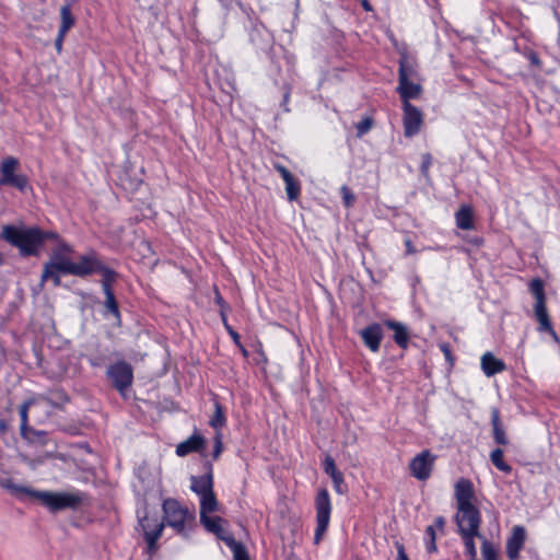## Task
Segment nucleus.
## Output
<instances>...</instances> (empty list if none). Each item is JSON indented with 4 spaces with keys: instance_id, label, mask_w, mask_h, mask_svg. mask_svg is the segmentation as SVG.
Returning a JSON list of instances; mask_svg holds the SVG:
<instances>
[{
    "instance_id": "1",
    "label": "nucleus",
    "mask_w": 560,
    "mask_h": 560,
    "mask_svg": "<svg viewBox=\"0 0 560 560\" xmlns=\"http://www.w3.org/2000/svg\"><path fill=\"white\" fill-rule=\"evenodd\" d=\"M454 495L457 505L455 522L458 533H480L481 514L475 504L476 494L472 482L466 478L458 479Z\"/></svg>"
},
{
    "instance_id": "2",
    "label": "nucleus",
    "mask_w": 560,
    "mask_h": 560,
    "mask_svg": "<svg viewBox=\"0 0 560 560\" xmlns=\"http://www.w3.org/2000/svg\"><path fill=\"white\" fill-rule=\"evenodd\" d=\"M2 237L9 244L18 247L23 256H37L43 246L38 228L20 229L14 225H4Z\"/></svg>"
},
{
    "instance_id": "3",
    "label": "nucleus",
    "mask_w": 560,
    "mask_h": 560,
    "mask_svg": "<svg viewBox=\"0 0 560 560\" xmlns=\"http://www.w3.org/2000/svg\"><path fill=\"white\" fill-rule=\"evenodd\" d=\"M16 491L26 492L33 498L37 499L43 505L52 512L78 508L82 500V493L74 492H50V491H34L23 487H14Z\"/></svg>"
},
{
    "instance_id": "4",
    "label": "nucleus",
    "mask_w": 560,
    "mask_h": 560,
    "mask_svg": "<svg viewBox=\"0 0 560 560\" xmlns=\"http://www.w3.org/2000/svg\"><path fill=\"white\" fill-rule=\"evenodd\" d=\"M165 525L172 527L177 534L187 535V527L194 522L195 514L183 506L177 500L166 499L163 502Z\"/></svg>"
},
{
    "instance_id": "5",
    "label": "nucleus",
    "mask_w": 560,
    "mask_h": 560,
    "mask_svg": "<svg viewBox=\"0 0 560 560\" xmlns=\"http://www.w3.org/2000/svg\"><path fill=\"white\" fill-rule=\"evenodd\" d=\"M73 261L68 255H61L60 252H52L49 260L44 265V270L40 277V287L47 280H51L55 287L61 283L62 275L72 276Z\"/></svg>"
},
{
    "instance_id": "6",
    "label": "nucleus",
    "mask_w": 560,
    "mask_h": 560,
    "mask_svg": "<svg viewBox=\"0 0 560 560\" xmlns=\"http://www.w3.org/2000/svg\"><path fill=\"white\" fill-rule=\"evenodd\" d=\"M315 510L316 528L314 534V544L318 545L328 528L332 510L330 495L327 489L322 488L318 490L315 498Z\"/></svg>"
},
{
    "instance_id": "7",
    "label": "nucleus",
    "mask_w": 560,
    "mask_h": 560,
    "mask_svg": "<svg viewBox=\"0 0 560 560\" xmlns=\"http://www.w3.org/2000/svg\"><path fill=\"white\" fill-rule=\"evenodd\" d=\"M190 490L199 498L200 509L219 503L213 491L211 464L208 465L207 471L203 475L190 477Z\"/></svg>"
},
{
    "instance_id": "8",
    "label": "nucleus",
    "mask_w": 560,
    "mask_h": 560,
    "mask_svg": "<svg viewBox=\"0 0 560 560\" xmlns=\"http://www.w3.org/2000/svg\"><path fill=\"white\" fill-rule=\"evenodd\" d=\"M20 162L14 156H7L0 164V187L12 186L20 191H25L28 187L27 177L19 173Z\"/></svg>"
},
{
    "instance_id": "9",
    "label": "nucleus",
    "mask_w": 560,
    "mask_h": 560,
    "mask_svg": "<svg viewBox=\"0 0 560 560\" xmlns=\"http://www.w3.org/2000/svg\"><path fill=\"white\" fill-rule=\"evenodd\" d=\"M138 518L148 545V551L152 553L156 550V541L161 537L165 524L160 522L158 517L150 516L147 511H143V514L138 511Z\"/></svg>"
},
{
    "instance_id": "10",
    "label": "nucleus",
    "mask_w": 560,
    "mask_h": 560,
    "mask_svg": "<svg viewBox=\"0 0 560 560\" xmlns=\"http://www.w3.org/2000/svg\"><path fill=\"white\" fill-rule=\"evenodd\" d=\"M106 375L120 394L131 386L133 380L132 368L126 361H118L109 365Z\"/></svg>"
},
{
    "instance_id": "11",
    "label": "nucleus",
    "mask_w": 560,
    "mask_h": 560,
    "mask_svg": "<svg viewBox=\"0 0 560 560\" xmlns=\"http://www.w3.org/2000/svg\"><path fill=\"white\" fill-rule=\"evenodd\" d=\"M218 510L219 503L200 509V523L209 533L214 534L219 539L226 542V539L232 538L233 536L224 530L222 526L224 523L223 518L220 516H210L211 513H214Z\"/></svg>"
},
{
    "instance_id": "12",
    "label": "nucleus",
    "mask_w": 560,
    "mask_h": 560,
    "mask_svg": "<svg viewBox=\"0 0 560 560\" xmlns=\"http://www.w3.org/2000/svg\"><path fill=\"white\" fill-rule=\"evenodd\" d=\"M436 456L429 450H424L417 454L409 463V469L412 477L420 481L430 478Z\"/></svg>"
},
{
    "instance_id": "13",
    "label": "nucleus",
    "mask_w": 560,
    "mask_h": 560,
    "mask_svg": "<svg viewBox=\"0 0 560 560\" xmlns=\"http://www.w3.org/2000/svg\"><path fill=\"white\" fill-rule=\"evenodd\" d=\"M423 124L422 112L412 104H402V125L406 137L418 135Z\"/></svg>"
},
{
    "instance_id": "14",
    "label": "nucleus",
    "mask_w": 560,
    "mask_h": 560,
    "mask_svg": "<svg viewBox=\"0 0 560 560\" xmlns=\"http://www.w3.org/2000/svg\"><path fill=\"white\" fill-rule=\"evenodd\" d=\"M398 74L397 92L401 97L402 104H411L410 100L419 97L422 92V88L419 83H416L412 80H407V72L405 68L401 67Z\"/></svg>"
},
{
    "instance_id": "15",
    "label": "nucleus",
    "mask_w": 560,
    "mask_h": 560,
    "mask_svg": "<svg viewBox=\"0 0 560 560\" xmlns=\"http://www.w3.org/2000/svg\"><path fill=\"white\" fill-rule=\"evenodd\" d=\"M101 268V261L95 254L80 256L78 261H73L72 276L85 277L96 272Z\"/></svg>"
},
{
    "instance_id": "16",
    "label": "nucleus",
    "mask_w": 560,
    "mask_h": 560,
    "mask_svg": "<svg viewBox=\"0 0 560 560\" xmlns=\"http://www.w3.org/2000/svg\"><path fill=\"white\" fill-rule=\"evenodd\" d=\"M526 539V530L523 526H514L511 536L506 540V555L510 560H517L520 551Z\"/></svg>"
},
{
    "instance_id": "17",
    "label": "nucleus",
    "mask_w": 560,
    "mask_h": 560,
    "mask_svg": "<svg viewBox=\"0 0 560 560\" xmlns=\"http://www.w3.org/2000/svg\"><path fill=\"white\" fill-rule=\"evenodd\" d=\"M323 468L326 475H328L334 483V489L338 494H345L348 490L342 472L337 468L334 458L327 455L323 462Z\"/></svg>"
},
{
    "instance_id": "18",
    "label": "nucleus",
    "mask_w": 560,
    "mask_h": 560,
    "mask_svg": "<svg viewBox=\"0 0 560 560\" xmlns=\"http://www.w3.org/2000/svg\"><path fill=\"white\" fill-rule=\"evenodd\" d=\"M360 336L364 345L372 351L377 352L383 339L382 326L377 323L371 324L361 330Z\"/></svg>"
},
{
    "instance_id": "19",
    "label": "nucleus",
    "mask_w": 560,
    "mask_h": 560,
    "mask_svg": "<svg viewBox=\"0 0 560 560\" xmlns=\"http://www.w3.org/2000/svg\"><path fill=\"white\" fill-rule=\"evenodd\" d=\"M205 446V439L198 432H195L187 440L176 446V455L184 457L190 453L199 452Z\"/></svg>"
},
{
    "instance_id": "20",
    "label": "nucleus",
    "mask_w": 560,
    "mask_h": 560,
    "mask_svg": "<svg viewBox=\"0 0 560 560\" xmlns=\"http://www.w3.org/2000/svg\"><path fill=\"white\" fill-rule=\"evenodd\" d=\"M482 372L488 376H493L505 370V363L495 358L491 352H486L480 359Z\"/></svg>"
},
{
    "instance_id": "21",
    "label": "nucleus",
    "mask_w": 560,
    "mask_h": 560,
    "mask_svg": "<svg viewBox=\"0 0 560 560\" xmlns=\"http://www.w3.org/2000/svg\"><path fill=\"white\" fill-rule=\"evenodd\" d=\"M535 316L538 320V331L548 332L556 343H559V337L550 323L546 305H534Z\"/></svg>"
},
{
    "instance_id": "22",
    "label": "nucleus",
    "mask_w": 560,
    "mask_h": 560,
    "mask_svg": "<svg viewBox=\"0 0 560 560\" xmlns=\"http://www.w3.org/2000/svg\"><path fill=\"white\" fill-rule=\"evenodd\" d=\"M385 325L387 328L394 331V340L395 342L402 349L408 347L409 342V332L407 327L399 322L396 320H386Z\"/></svg>"
},
{
    "instance_id": "23",
    "label": "nucleus",
    "mask_w": 560,
    "mask_h": 560,
    "mask_svg": "<svg viewBox=\"0 0 560 560\" xmlns=\"http://www.w3.org/2000/svg\"><path fill=\"white\" fill-rule=\"evenodd\" d=\"M491 424L493 429L494 442L499 445H506L509 443L505 430L500 421V413L498 409H493L491 412Z\"/></svg>"
},
{
    "instance_id": "24",
    "label": "nucleus",
    "mask_w": 560,
    "mask_h": 560,
    "mask_svg": "<svg viewBox=\"0 0 560 560\" xmlns=\"http://www.w3.org/2000/svg\"><path fill=\"white\" fill-rule=\"evenodd\" d=\"M457 228L468 231L474 229L472 210L469 206H462L455 213Z\"/></svg>"
},
{
    "instance_id": "25",
    "label": "nucleus",
    "mask_w": 560,
    "mask_h": 560,
    "mask_svg": "<svg viewBox=\"0 0 560 560\" xmlns=\"http://www.w3.org/2000/svg\"><path fill=\"white\" fill-rule=\"evenodd\" d=\"M252 43L260 50L267 51L271 47L272 38L267 31L255 28L250 33Z\"/></svg>"
},
{
    "instance_id": "26",
    "label": "nucleus",
    "mask_w": 560,
    "mask_h": 560,
    "mask_svg": "<svg viewBox=\"0 0 560 560\" xmlns=\"http://www.w3.org/2000/svg\"><path fill=\"white\" fill-rule=\"evenodd\" d=\"M466 549V553L469 556V560H477V548L475 544V538L483 539V536L480 533H459Z\"/></svg>"
},
{
    "instance_id": "27",
    "label": "nucleus",
    "mask_w": 560,
    "mask_h": 560,
    "mask_svg": "<svg viewBox=\"0 0 560 560\" xmlns=\"http://www.w3.org/2000/svg\"><path fill=\"white\" fill-rule=\"evenodd\" d=\"M209 424L217 431V433L226 424L224 410L219 401H214V412L210 418Z\"/></svg>"
},
{
    "instance_id": "28",
    "label": "nucleus",
    "mask_w": 560,
    "mask_h": 560,
    "mask_svg": "<svg viewBox=\"0 0 560 560\" xmlns=\"http://www.w3.org/2000/svg\"><path fill=\"white\" fill-rule=\"evenodd\" d=\"M60 27L59 32L62 34H67L68 31L74 25V18L71 12V8L69 4L62 5L60 9Z\"/></svg>"
},
{
    "instance_id": "29",
    "label": "nucleus",
    "mask_w": 560,
    "mask_h": 560,
    "mask_svg": "<svg viewBox=\"0 0 560 560\" xmlns=\"http://www.w3.org/2000/svg\"><path fill=\"white\" fill-rule=\"evenodd\" d=\"M105 294V314H110L115 317L117 324H120V313L118 308V304L116 302L115 295L113 291L104 292Z\"/></svg>"
},
{
    "instance_id": "30",
    "label": "nucleus",
    "mask_w": 560,
    "mask_h": 560,
    "mask_svg": "<svg viewBox=\"0 0 560 560\" xmlns=\"http://www.w3.org/2000/svg\"><path fill=\"white\" fill-rule=\"evenodd\" d=\"M490 460L502 472L510 474L512 471V467L504 462V453L501 448H494L490 453Z\"/></svg>"
},
{
    "instance_id": "31",
    "label": "nucleus",
    "mask_w": 560,
    "mask_h": 560,
    "mask_svg": "<svg viewBox=\"0 0 560 560\" xmlns=\"http://www.w3.org/2000/svg\"><path fill=\"white\" fill-rule=\"evenodd\" d=\"M225 544L233 552L234 560H249L246 548L242 542L236 541L234 537L228 538Z\"/></svg>"
},
{
    "instance_id": "32",
    "label": "nucleus",
    "mask_w": 560,
    "mask_h": 560,
    "mask_svg": "<svg viewBox=\"0 0 560 560\" xmlns=\"http://www.w3.org/2000/svg\"><path fill=\"white\" fill-rule=\"evenodd\" d=\"M529 291L536 299L535 305H545V289H544V282L536 278L533 279L529 283Z\"/></svg>"
},
{
    "instance_id": "33",
    "label": "nucleus",
    "mask_w": 560,
    "mask_h": 560,
    "mask_svg": "<svg viewBox=\"0 0 560 560\" xmlns=\"http://www.w3.org/2000/svg\"><path fill=\"white\" fill-rule=\"evenodd\" d=\"M96 272H101L102 273V288H103V292L113 291L112 290V283L115 280V276H116L115 271L113 269H110V268L105 267L101 262V268H98L96 270Z\"/></svg>"
},
{
    "instance_id": "34",
    "label": "nucleus",
    "mask_w": 560,
    "mask_h": 560,
    "mask_svg": "<svg viewBox=\"0 0 560 560\" xmlns=\"http://www.w3.org/2000/svg\"><path fill=\"white\" fill-rule=\"evenodd\" d=\"M283 182L285 184V191H287L288 199L291 201L298 199V197L300 196V191H301L300 183L294 178V176H292Z\"/></svg>"
},
{
    "instance_id": "35",
    "label": "nucleus",
    "mask_w": 560,
    "mask_h": 560,
    "mask_svg": "<svg viewBox=\"0 0 560 560\" xmlns=\"http://www.w3.org/2000/svg\"><path fill=\"white\" fill-rule=\"evenodd\" d=\"M424 540H425V549L428 552H435L436 551V544H435V529L434 526H428L424 533Z\"/></svg>"
},
{
    "instance_id": "36",
    "label": "nucleus",
    "mask_w": 560,
    "mask_h": 560,
    "mask_svg": "<svg viewBox=\"0 0 560 560\" xmlns=\"http://www.w3.org/2000/svg\"><path fill=\"white\" fill-rule=\"evenodd\" d=\"M481 553L485 560H498L494 546L485 537L482 539Z\"/></svg>"
},
{
    "instance_id": "37",
    "label": "nucleus",
    "mask_w": 560,
    "mask_h": 560,
    "mask_svg": "<svg viewBox=\"0 0 560 560\" xmlns=\"http://www.w3.org/2000/svg\"><path fill=\"white\" fill-rule=\"evenodd\" d=\"M31 404H32V401L28 400V401L23 402L20 407L21 433L23 435L25 434V430L27 428V422H28L27 413H28V408H30Z\"/></svg>"
},
{
    "instance_id": "38",
    "label": "nucleus",
    "mask_w": 560,
    "mask_h": 560,
    "mask_svg": "<svg viewBox=\"0 0 560 560\" xmlns=\"http://www.w3.org/2000/svg\"><path fill=\"white\" fill-rule=\"evenodd\" d=\"M372 125H373V120L370 117H365L364 119L359 121L355 125L357 136L359 138L363 137L365 133H368L370 131V129L372 128Z\"/></svg>"
},
{
    "instance_id": "39",
    "label": "nucleus",
    "mask_w": 560,
    "mask_h": 560,
    "mask_svg": "<svg viewBox=\"0 0 560 560\" xmlns=\"http://www.w3.org/2000/svg\"><path fill=\"white\" fill-rule=\"evenodd\" d=\"M340 190H341L342 201H343L345 206L347 208H350L355 200L354 194L347 186H342Z\"/></svg>"
},
{
    "instance_id": "40",
    "label": "nucleus",
    "mask_w": 560,
    "mask_h": 560,
    "mask_svg": "<svg viewBox=\"0 0 560 560\" xmlns=\"http://www.w3.org/2000/svg\"><path fill=\"white\" fill-rule=\"evenodd\" d=\"M405 68L407 72V80H411V78L416 74L415 68L411 62H409L408 57L405 56L399 60V69Z\"/></svg>"
},
{
    "instance_id": "41",
    "label": "nucleus",
    "mask_w": 560,
    "mask_h": 560,
    "mask_svg": "<svg viewBox=\"0 0 560 560\" xmlns=\"http://www.w3.org/2000/svg\"><path fill=\"white\" fill-rule=\"evenodd\" d=\"M49 400L55 405H59L68 401V397L62 390H56L50 394Z\"/></svg>"
},
{
    "instance_id": "42",
    "label": "nucleus",
    "mask_w": 560,
    "mask_h": 560,
    "mask_svg": "<svg viewBox=\"0 0 560 560\" xmlns=\"http://www.w3.org/2000/svg\"><path fill=\"white\" fill-rule=\"evenodd\" d=\"M222 450H223L222 436H221V433L218 432L214 438V447H213V458L214 459H217L221 455Z\"/></svg>"
},
{
    "instance_id": "43",
    "label": "nucleus",
    "mask_w": 560,
    "mask_h": 560,
    "mask_svg": "<svg viewBox=\"0 0 560 560\" xmlns=\"http://www.w3.org/2000/svg\"><path fill=\"white\" fill-rule=\"evenodd\" d=\"M431 164H432L431 155L429 153L423 154L422 155V163H421V167H420L421 168V173L423 175L428 174V171H429Z\"/></svg>"
},
{
    "instance_id": "44",
    "label": "nucleus",
    "mask_w": 560,
    "mask_h": 560,
    "mask_svg": "<svg viewBox=\"0 0 560 560\" xmlns=\"http://www.w3.org/2000/svg\"><path fill=\"white\" fill-rule=\"evenodd\" d=\"M273 167L280 174V176L282 177L283 180L293 176L285 166L279 164V163H275Z\"/></svg>"
},
{
    "instance_id": "45",
    "label": "nucleus",
    "mask_w": 560,
    "mask_h": 560,
    "mask_svg": "<svg viewBox=\"0 0 560 560\" xmlns=\"http://www.w3.org/2000/svg\"><path fill=\"white\" fill-rule=\"evenodd\" d=\"M52 252H60L61 255H68L70 253L73 252L72 247L65 243V242H59L57 248H55Z\"/></svg>"
},
{
    "instance_id": "46",
    "label": "nucleus",
    "mask_w": 560,
    "mask_h": 560,
    "mask_svg": "<svg viewBox=\"0 0 560 560\" xmlns=\"http://www.w3.org/2000/svg\"><path fill=\"white\" fill-rule=\"evenodd\" d=\"M40 236H42V245L44 244V242L46 240H58L59 238L58 234L52 231H42L40 230Z\"/></svg>"
},
{
    "instance_id": "47",
    "label": "nucleus",
    "mask_w": 560,
    "mask_h": 560,
    "mask_svg": "<svg viewBox=\"0 0 560 560\" xmlns=\"http://www.w3.org/2000/svg\"><path fill=\"white\" fill-rule=\"evenodd\" d=\"M66 37V34H62L60 32H58V35L56 37V40H55V47H56V50L57 52H61L62 50V44H63V39Z\"/></svg>"
},
{
    "instance_id": "48",
    "label": "nucleus",
    "mask_w": 560,
    "mask_h": 560,
    "mask_svg": "<svg viewBox=\"0 0 560 560\" xmlns=\"http://www.w3.org/2000/svg\"><path fill=\"white\" fill-rule=\"evenodd\" d=\"M397 560H409L406 552H405V548L402 545H398L397 546Z\"/></svg>"
},
{
    "instance_id": "49",
    "label": "nucleus",
    "mask_w": 560,
    "mask_h": 560,
    "mask_svg": "<svg viewBox=\"0 0 560 560\" xmlns=\"http://www.w3.org/2000/svg\"><path fill=\"white\" fill-rule=\"evenodd\" d=\"M405 246H406V254L411 255L415 254L417 250L415 246L412 245L411 241L409 238L405 240Z\"/></svg>"
},
{
    "instance_id": "50",
    "label": "nucleus",
    "mask_w": 560,
    "mask_h": 560,
    "mask_svg": "<svg viewBox=\"0 0 560 560\" xmlns=\"http://www.w3.org/2000/svg\"><path fill=\"white\" fill-rule=\"evenodd\" d=\"M445 525V520L443 516H438L434 521V526L439 528L440 530H443Z\"/></svg>"
},
{
    "instance_id": "51",
    "label": "nucleus",
    "mask_w": 560,
    "mask_h": 560,
    "mask_svg": "<svg viewBox=\"0 0 560 560\" xmlns=\"http://www.w3.org/2000/svg\"><path fill=\"white\" fill-rule=\"evenodd\" d=\"M528 59H529L532 65H535V66H539L540 65V60H539L537 54H535V52H530L528 55Z\"/></svg>"
},
{
    "instance_id": "52",
    "label": "nucleus",
    "mask_w": 560,
    "mask_h": 560,
    "mask_svg": "<svg viewBox=\"0 0 560 560\" xmlns=\"http://www.w3.org/2000/svg\"><path fill=\"white\" fill-rule=\"evenodd\" d=\"M221 4L225 8H229L233 3H238V0H219Z\"/></svg>"
},
{
    "instance_id": "53",
    "label": "nucleus",
    "mask_w": 560,
    "mask_h": 560,
    "mask_svg": "<svg viewBox=\"0 0 560 560\" xmlns=\"http://www.w3.org/2000/svg\"><path fill=\"white\" fill-rule=\"evenodd\" d=\"M229 331H230V335L232 336V338L234 339V341H236V342H237V341H238V338H240L238 334H237V332H235V331H234V330H232V329H229Z\"/></svg>"
},
{
    "instance_id": "54",
    "label": "nucleus",
    "mask_w": 560,
    "mask_h": 560,
    "mask_svg": "<svg viewBox=\"0 0 560 560\" xmlns=\"http://www.w3.org/2000/svg\"><path fill=\"white\" fill-rule=\"evenodd\" d=\"M289 101V93L284 94L283 103L287 104Z\"/></svg>"
},
{
    "instance_id": "55",
    "label": "nucleus",
    "mask_w": 560,
    "mask_h": 560,
    "mask_svg": "<svg viewBox=\"0 0 560 560\" xmlns=\"http://www.w3.org/2000/svg\"><path fill=\"white\" fill-rule=\"evenodd\" d=\"M217 301H218V303H219V304H221V303H222V298H221V296H218V298H217Z\"/></svg>"
},
{
    "instance_id": "56",
    "label": "nucleus",
    "mask_w": 560,
    "mask_h": 560,
    "mask_svg": "<svg viewBox=\"0 0 560 560\" xmlns=\"http://www.w3.org/2000/svg\"><path fill=\"white\" fill-rule=\"evenodd\" d=\"M364 8H365V10H370V7L368 5L366 2H364Z\"/></svg>"
},
{
    "instance_id": "57",
    "label": "nucleus",
    "mask_w": 560,
    "mask_h": 560,
    "mask_svg": "<svg viewBox=\"0 0 560 560\" xmlns=\"http://www.w3.org/2000/svg\"><path fill=\"white\" fill-rule=\"evenodd\" d=\"M2 264H3V257H2V255L0 254V265H2Z\"/></svg>"
},
{
    "instance_id": "58",
    "label": "nucleus",
    "mask_w": 560,
    "mask_h": 560,
    "mask_svg": "<svg viewBox=\"0 0 560 560\" xmlns=\"http://www.w3.org/2000/svg\"><path fill=\"white\" fill-rule=\"evenodd\" d=\"M143 245L147 247V248H150V245L145 242H143Z\"/></svg>"
}]
</instances>
